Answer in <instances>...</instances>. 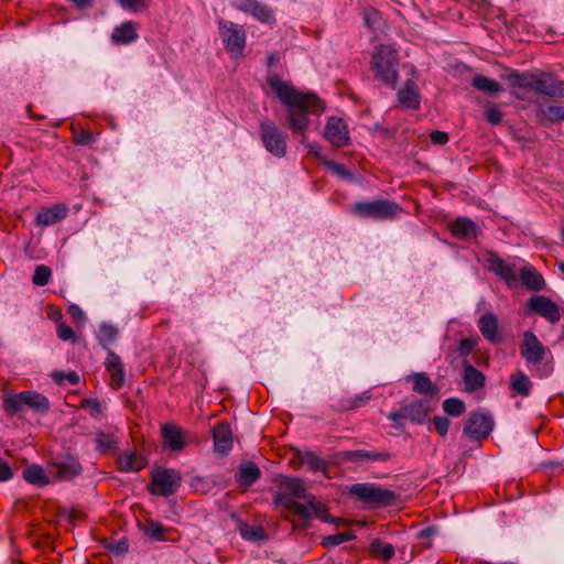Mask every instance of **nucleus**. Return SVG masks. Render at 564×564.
I'll return each mask as SVG.
<instances>
[{"instance_id":"obj_21","label":"nucleus","mask_w":564,"mask_h":564,"mask_svg":"<svg viewBox=\"0 0 564 564\" xmlns=\"http://www.w3.org/2000/svg\"><path fill=\"white\" fill-rule=\"evenodd\" d=\"M462 377L465 391L469 393L479 390L486 382L485 375L480 370L476 369L467 359H464L463 361Z\"/></svg>"},{"instance_id":"obj_50","label":"nucleus","mask_w":564,"mask_h":564,"mask_svg":"<svg viewBox=\"0 0 564 564\" xmlns=\"http://www.w3.org/2000/svg\"><path fill=\"white\" fill-rule=\"evenodd\" d=\"M433 423L435 425V430L442 437L447 435V432H448V429L451 425V421L447 417L434 416Z\"/></svg>"},{"instance_id":"obj_48","label":"nucleus","mask_w":564,"mask_h":564,"mask_svg":"<svg viewBox=\"0 0 564 564\" xmlns=\"http://www.w3.org/2000/svg\"><path fill=\"white\" fill-rule=\"evenodd\" d=\"M544 117L550 121L564 120V106H550L544 110Z\"/></svg>"},{"instance_id":"obj_51","label":"nucleus","mask_w":564,"mask_h":564,"mask_svg":"<svg viewBox=\"0 0 564 564\" xmlns=\"http://www.w3.org/2000/svg\"><path fill=\"white\" fill-rule=\"evenodd\" d=\"M325 165L340 178H349L351 176V174L343 164L333 161H326Z\"/></svg>"},{"instance_id":"obj_61","label":"nucleus","mask_w":564,"mask_h":564,"mask_svg":"<svg viewBox=\"0 0 564 564\" xmlns=\"http://www.w3.org/2000/svg\"><path fill=\"white\" fill-rule=\"evenodd\" d=\"M370 394L368 392L362 393L361 395H357L351 400L349 405L350 409L359 408L364 405L368 400H370Z\"/></svg>"},{"instance_id":"obj_4","label":"nucleus","mask_w":564,"mask_h":564,"mask_svg":"<svg viewBox=\"0 0 564 564\" xmlns=\"http://www.w3.org/2000/svg\"><path fill=\"white\" fill-rule=\"evenodd\" d=\"M352 214L360 218L387 220L394 218L402 209L388 199H376L371 202H357L350 207Z\"/></svg>"},{"instance_id":"obj_57","label":"nucleus","mask_w":564,"mask_h":564,"mask_svg":"<svg viewBox=\"0 0 564 564\" xmlns=\"http://www.w3.org/2000/svg\"><path fill=\"white\" fill-rule=\"evenodd\" d=\"M13 477L12 468L8 463L0 462V481H7Z\"/></svg>"},{"instance_id":"obj_45","label":"nucleus","mask_w":564,"mask_h":564,"mask_svg":"<svg viewBox=\"0 0 564 564\" xmlns=\"http://www.w3.org/2000/svg\"><path fill=\"white\" fill-rule=\"evenodd\" d=\"M120 7L130 12H141L148 9L145 0H117Z\"/></svg>"},{"instance_id":"obj_27","label":"nucleus","mask_w":564,"mask_h":564,"mask_svg":"<svg viewBox=\"0 0 564 564\" xmlns=\"http://www.w3.org/2000/svg\"><path fill=\"white\" fill-rule=\"evenodd\" d=\"M478 328L485 339L492 344L500 341L501 337L498 332V319L492 313L482 315L478 321Z\"/></svg>"},{"instance_id":"obj_18","label":"nucleus","mask_w":564,"mask_h":564,"mask_svg":"<svg viewBox=\"0 0 564 564\" xmlns=\"http://www.w3.org/2000/svg\"><path fill=\"white\" fill-rule=\"evenodd\" d=\"M69 208L64 203L54 204L52 206L40 209L35 217V224L41 227L53 226L61 223L67 215Z\"/></svg>"},{"instance_id":"obj_58","label":"nucleus","mask_w":564,"mask_h":564,"mask_svg":"<svg viewBox=\"0 0 564 564\" xmlns=\"http://www.w3.org/2000/svg\"><path fill=\"white\" fill-rule=\"evenodd\" d=\"M430 138L434 144H445L448 141L447 133L438 130L433 131Z\"/></svg>"},{"instance_id":"obj_1","label":"nucleus","mask_w":564,"mask_h":564,"mask_svg":"<svg viewBox=\"0 0 564 564\" xmlns=\"http://www.w3.org/2000/svg\"><path fill=\"white\" fill-rule=\"evenodd\" d=\"M267 83L286 108L285 122L292 134L301 138V143L308 149L310 153L317 154L315 147L307 143L306 132L313 124V118H319L324 112L323 100L315 94L297 90L276 75H269Z\"/></svg>"},{"instance_id":"obj_54","label":"nucleus","mask_w":564,"mask_h":564,"mask_svg":"<svg viewBox=\"0 0 564 564\" xmlns=\"http://www.w3.org/2000/svg\"><path fill=\"white\" fill-rule=\"evenodd\" d=\"M485 116L487 121L491 124H499L502 121V112L497 108H489Z\"/></svg>"},{"instance_id":"obj_5","label":"nucleus","mask_w":564,"mask_h":564,"mask_svg":"<svg viewBox=\"0 0 564 564\" xmlns=\"http://www.w3.org/2000/svg\"><path fill=\"white\" fill-rule=\"evenodd\" d=\"M24 406L44 414L50 410V401L45 395L34 391L12 394L3 401L4 411L9 415L18 414Z\"/></svg>"},{"instance_id":"obj_47","label":"nucleus","mask_w":564,"mask_h":564,"mask_svg":"<svg viewBox=\"0 0 564 564\" xmlns=\"http://www.w3.org/2000/svg\"><path fill=\"white\" fill-rule=\"evenodd\" d=\"M241 534L245 539L251 541H261L265 539V532L261 527H251L243 529Z\"/></svg>"},{"instance_id":"obj_15","label":"nucleus","mask_w":564,"mask_h":564,"mask_svg":"<svg viewBox=\"0 0 564 564\" xmlns=\"http://www.w3.org/2000/svg\"><path fill=\"white\" fill-rule=\"evenodd\" d=\"M487 269L495 273L508 286H512L518 281V268L514 262H508L500 258L496 252H489L486 258Z\"/></svg>"},{"instance_id":"obj_52","label":"nucleus","mask_w":564,"mask_h":564,"mask_svg":"<svg viewBox=\"0 0 564 564\" xmlns=\"http://www.w3.org/2000/svg\"><path fill=\"white\" fill-rule=\"evenodd\" d=\"M56 332H57L58 338L64 341L73 340L75 338L74 330L64 323L57 324Z\"/></svg>"},{"instance_id":"obj_29","label":"nucleus","mask_w":564,"mask_h":564,"mask_svg":"<svg viewBox=\"0 0 564 564\" xmlns=\"http://www.w3.org/2000/svg\"><path fill=\"white\" fill-rule=\"evenodd\" d=\"M261 476V470L253 462H243L236 474V481L240 486L249 487Z\"/></svg>"},{"instance_id":"obj_9","label":"nucleus","mask_w":564,"mask_h":564,"mask_svg":"<svg viewBox=\"0 0 564 564\" xmlns=\"http://www.w3.org/2000/svg\"><path fill=\"white\" fill-rule=\"evenodd\" d=\"M182 485L181 474L172 468L154 471L149 491L154 496L169 497L174 495Z\"/></svg>"},{"instance_id":"obj_20","label":"nucleus","mask_w":564,"mask_h":564,"mask_svg":"<svg viewBox=\"0 0 564 564\" xmlns=\"http://www.w3.org/2000/svg\"><path fill=\"white\" fill-rule=\"evenodd\" d=\"M105 366L111 379V387L116 390L122 388L126 381V376L120 357L112 350H109Z\"/></svg>"},{"instance_id":"obj_13","label":"nucleus","mask_w":564,"mask_h":564,"mask_svg":"<svg viewBox=\"0 0 564 564\" xmlns=\"http://www.w3.org/2000/svg\"><path fill=\"white\" fill-rule=\"evenodd\" d=\"M231 6L261 23L274 24L276 21L274 10L259 0H235Z\"/></svg>"},{"instance_id":"obj_37","label":"nucleus","mask_w":564,"mask_h":564,"mask_svg":"<svg viewBox=\"0 0 564 564\" xmlns=\"http://www.w3.org/2000/svg\"><path fill=\"white\" fill-rule=\"evenodd\" d=\"M511 389L522 397H528L531 391L532 383L529 377L522 371H517L511 376Z\"/></svg>"},{"instance_id":"obj_33","label":"nucleus","mask_w":564,"mask_h":564,"mask_svg":"<svg viewBox=\"0 0 564 564\" xmlns=\"http://www.w3.org/2000/svg\"><path fill=\"white\" fill-rule=\"evenodd\" d=\"M23 478L32 485L39 487L46 486L52 481L50 474H45L44 469L40 465H31L23 470Z\"/></svg>"},{"instance_id":"obj_19","label":"nucleus","mask_w":564,"mask_h":564,"mask_svg":"<svg viewBox=\"0 0 564 564\" xmlns=\"http://www.w3.org/2000/svg\"><path fill=\"white\" fill-rule=\"evenodd\" d=\"M398 100L401 108L417 110L420 108L421 96L419 87L414 80L408 79L403 87L398 91Z\"/></svg>"},{"instance_id":"obj_49","label":"nucleus","mask_w":564,"mask_h":564,"mask_svg":"<svg viewBox=\"0 0 564 564\" xmlns=\"http://www.w3.org/2000/svg\"><path fill=\"white\" fill-rule=\"evenodd\" d=\"M74 140H75L76 144L90 145L94 142H96L97 137L88 130H82L74 135Z\"/></svg>"},{"instance_id":"obj_30","label":"nucleus","mask_w":564,"mask_h":564,"mask_svg":"<svg viewBox=\"0 0 564 564\" xmlns=\"http://www.w3.org/2000/svg\"><path fill=\"white\" fill-rule=\"evenodd\" d=\"M408 381L413 383V390L419 394L434 397L438 393V388L423 372L412 373Z\"/></svg>"},{"instance_id":"obj_31","label":"nucleus","mask_w":564,"mask_h":564,"mask_svg":"<svg viewBox=\"0 0 564 564\" xmlns=\"http://www.w3.org/2000/svg\"><path fill=\"white\" fill-rule=\"evenodd\" d=\"M429 414V406L425 401H414L402 406L404 419L414 423H423Z\"/></svg>"},{"instance_id":"obj_3","label":"nucleus","mask_w":564,"mask_h":564,"mask_svg":"<svg viewBox=\"0 0 564 564\" xmlns=\"http://www.w3.org/2000/svg\"><path fill=\"white\" fill-rule=\"evenodd\" d=\"M399 62L398 50L392 45L375 46L370 61L373 77L386 86L394 88L399 79Z\"/></svg>"},{"instance_id":"obj_23","label":"nucleus","mask_w":564,"mask_h":564,"mask_svg":"<svg viewBox=\"0 0 564 564\" xmlns=\"http://www.w3.org/2000/svg\"><path fill=\"white\" fill-rule=\"evenodd\" d=\"M517 273L518 279L527 289L535 292L544 289L545 281L534 267L527 264L518 269Z\"/></svg>"},{"instance_id":"obj_64","label":"nucleus","mask_w":564,"mask_h":564,"mask_svg":"<svg viewBox=\"0 0 564 564\" xmlns=\"http://www.w3.org/2000/svg\"><path fill=\"white\" fill-rule=\"evenodd\" d=\"M550 372H551V369L546 370L545 368H543L542 370H540L538 368V377H540V378L549 376Z\"/></svg>"},{"instance_id":"obj_14","label":"nucleus","mask_w":564,"mask_h":564,"mask_svg":"<svg viewBox=\"0 0 564 564\" xmlns=\"http://www.w3.org/2000/svg\"><path fill=\"white\" fill-rule=\"evenodd\" d=\"M293 498V496H290L288 494L279 492L275 496V502H279L285 509L291 510L303 520L311 519L312 514L321 517V513L325 510L322 503L310 501L307 505H303L295 501Z\"/></svg>"},{"instance_id":"obj_24","label":"nucleus","mask_w":564,"mask_h":564,"mask_svg":"<svg viewBox=\"0 0 564 564\" xmlns=\"http://www.w3.org/2000/svg\"><path fill=\"white\" fill-rule=\"evenodd\" d=\"M215 451L219 454H227L232 447V433L227 423H218L213 429Z\"/></svg>"},{"instance_id":"obj_2","label":"nucleus","mask_w":564,"mask_h":564,"mask_svg":"<svg viewBox=\"0 0 564 564\" xmlns=\"http://www.w3.org/2000/svg\"><path fill=\"white\" fill-rule=\"evenodd\" d=\"M506 78L513 88L532 89L550 98L564 97V82L550 73L513 70Z\"/></svg>"},{"instance_id":"obj_7","label":"nucleus","mask_w":564,"mask_h":564,"mask_svg":"<svg viewBox=\"0 0 564 564\" xmlns=\"http://www.w3.org/2000/svg\"><path fill=\"white\" fill-rule=\"evenodd\" d=\"M259 133L264 149L275 158H283L288 150V134L270 120L259 124Z\"/></svg>"},{"instance_id":"obj_62","label":"nucleus","mask_w":564,"mask_h":564,"mask_svg":"<svg viewBox=\"0 0 564 564\" xmlns=\"http://www.w3.org/2000/svg\"><path fill=\"white\" fill-rule=\"evenodd\" d=\"M66 379L73 386H75V384H77L79 382V377H78V375L76 372L67 373Z\"/></svg>"},{"instance_id":"obj_56","label":"nucleus","mask_w":564,"mask_h":564,"mask_svg":"<svg viewBox=\"0 0 564 564\" xmlns=\"http://www.w3.org/2000/svg\"><path fill=\"white\" fill-rule=\"evenodd\" d=\"M365 22L368 26H373L379 19V12L375 9H367L364 13Z\"/></svg>"},{"instance_id":"obj_60","label":"nucleus","mask_w":564,"mask_h":564,"mask_svg":"<svg viewBox=\"0 0 564 564\" xmlns=\"http://www.w3.org/2000/svg\"><path fill=\"white\" fill-rule=\"evenodd\" d=\"M67 312L75 321H82L85 317L83 310L77 304L69 305Z\"/></svg>"},{"instance_id":"obj_42","label":"nucleus","mask_w":564,"mask_h":564,"mask_svg":"<svg viewBox=\"0 0 564 564\" xmlns=\"http://www.w3.org/2000/svg\"><path fill=\"white\" fill-rule=\"evenodd\" d=\"M355 539V535L350 532H340L332 535L324 536L322 545L327 549H333L340 545L344 542H348Z\"/></svg>"},{"instance_id":"obj_11","label":"nucleus","mask_w":564,"mask_h":564,"mask_svg":"<svg viewBox=\"0 0 564 564\" xmlns=\"http://www.w3.org/2000/svg\"><path fill=\"white\" fill-rule=\"evenodd\" d=\"M494 429V419L490 414L484 411H476L470 413L465 426L464 434L470 441H482L489 436Z\"/></svg>"},{"instance_id":"obj_32","label":"nucleus","mask_w":564,"mask_h":564,"mask_svg":"<svg viewBox=\"0 0 564 564\" xmlns=\"http://www.w3.org/2000/svg\"><path fill=\"white\" fill-rule=\"evenodd\" d=\"M451 231L459 239H469L476 237L477 226L467 217H458L453 221Z\"/></svg>"},{"instance_id":"obj_63","label":"nucleus","mask_w":564,"mask_h":564,"mask_svg":"<svg viewBox=\"0 0 564 564\" xmlns=\"http://www.w3.org/2000/svg\"><path fill=\"white\" fill-rule=\"evenodd\" d=\"M400 419H404L402 415V409L399 412H392L389 414V420L392 422H398Z\"/></svg>"},{"instance_id":"obj_39","label":"nucleus","mask_w":564,"mask_h":564,"mask_svg":"<svg viewBox=\"0 0 564 564\" xmlns=\"http://www.w3.org/2000/svg\"><path fill=\"white\" fill-rule=\"evenodd\" d=\"M96 449L101 453H108L109 451L118 446V440L113 434L106 433L104 431L96 432L95 437Z\"/></svg>"},{"instance_id":"obj_22","label":"nucleus","mask_w":564,"mask_h":564,"mask_svg":"<svg viewBox=\"0 0 564 564\" xmlns=\"http://www.w3.org/2000/svg\"><path fill=\"white\" fill-rule=\"evenodd\" d=\"M392 458L391 453L387 451H366L355 449L344 453V459L350 463H365V462H388Z\"/></svg>"},{"instance_id":"obj_36","label":"nucleus","mask_w":564,"mask_h":564,"mask_svg":"<svg viewBox=\"0 0 564 564\" xmlns=\"http://www.w3.org/2000/svg\"><path fill=\"white\" fill-rule=\"evenodd\" d=\"M117 327L110 324H101L98 329L97 338L98 343L102 346V348L110 350V346L117 340L118 337Z\"/></svg>"},{"instance_id":"obj_6","label":"nucleus","mask_w":564,"mask_h":564,"mask_svg":"<svg viewBox=\"0 0 564 564\" xmlns=\"http://www.w3.org/2000/svg\"><path fill=\"white\" fill-rule=\"evenodd\" d=\"M349 492L361 502L373 507L391 506L397 500L394 491L384 489L375 484L358 482L349 488Z\"/></svg>"},{"instance_id":"obj_17","label":"nucleus","mask_w":564,"mask_h":564,"mask_svg":"<svg viewBox=\"0 0 564 564\" xmlns=\"http://www.w3.org/2000/svg\"><path fill=\"white\" fill-rule=\"evenodd\" d=\"M324 138L336 148H344L350 143L348 127L338 117L328 118L324 129Z\"/></svg>"},{"instance_id":"obj_38","label":"nucleus","mask_w":564,"mask_h":564,"mask_svg":"<svg viewBox=\"0 0 564 564\" xmlns=\"http://www.w3.org/2000/svg\"><path fill=\"white\" fill-rule=\"evenodd\" d=\"M370 553L372 556L388 561L394 556V547L380 539H376L370 544Z\"/></svg>"},{"instance_id":"obj_59","label":"nucleus","mask_w":564,"mask_h":564,"mask_svg":"<svg viewBox=\"0 0 564 564\" xmlns=\"http://www.w3.org/2000/svg\"><path fill=\"white\" fill-rule=\"evenodd\" d=\"M435 532H436V530L434 528L427 527L417 533V538L425 542V541L430 540L435 534ZM426 545L431 546V541H429L426 543Z\"/></svg>"},{"instance_id":"obj_46","label":"nucleus","mask_w":564,"mask_h":564,"mask_svg":"<svg viewBox=\"0 0 564 564\" xmlns=\"http://www.w3.org/2000/svg\"><path fill=\"white\" fill-rule=\"evenodd\" d=\"M80 406L87 410L95 419H98L102 413L100 403L95 399H83Z\"/></svg>"},{"instance_id":"obj_40","label":"nucleus","mask_w":564,"mask_h":564,"mask_svg":"<svg viewBox=\"0 0 564 564\" xmlns=\"http://www.w3.org/2000/svg\"><path fill=\"white\" fill-rule=\"evenodd\" d=\"M143 531L148 536L155 541L167 540V536L165 534L167 530L159 521H149L148 523H145Z\"/></svg>"},{"instance_id":"obj_34","label":"nucleus","mask_w":564,"mask_h":564,"mask_svg":"<svg viewBox=\"0 0 564 564\" xmlns=\"http://www.w3.org/2000/svg\"><path fill=\"white\" fill-rule=\"evenodd\" d=\"M471 85L476 89L492 97L499 95L503 90L502 86L497 80L491 79L485 75L474 76L471 79Z\"/></svg>"},{"instance_id":"obj_35","label":"nucleus","mask_w":564,"mask_h":564,"mask_svg":"<svg viewBox=\"0 0 564 564\" xmlns=\"http://www.w3.org/2000/svg\"><path fill=\"white\" fill-rule=\"evenodd\" d=\"M280 487L290 496L295 498H306V489L299 478L283 477L280 481Z\"/></svg>"},{"instance_id":"obj_12","label":"nucleus","mask_w":564,"mask_h":564,"mask_svg":"<svg viewBox=\"0 0 564 564\" xmlns=\"http://www.w3.org/2000/svg\"><path fill=\"white\" fill-rule=\"evenodd\" d=\"M83 466L76 457L66 456L62 459L52 460L48 465V474L52 481H70L79 476Z\"/></svg>"},{"instance_id":"obj_25","label":"nucleus","mask_w":564,"mask_h":564,"mask_svg":"<svg viewBox=\"0 0 564 564\" xmlns=\"http://www.w3.org/2000/svg\"><path fill=\"white\" fill-rule=\"evenodd\" d=\"M139 37L137 24L132 21H126L116 26L111 33V41L118 45H129Z\"/></svg>"},{"instance_id":"obj_26","label":"nucleus","mask_w":564,"mask_h":564,"mask_svg":"<svg viewBox=\"0 0 564 564\" xmlns=\"http://www.w3.org/2000/svg\"><path fill=\"white\" fill-rule=\"evenodd\" d=\"M164 443L172 451H182L185 446L184 432L175 424H164L161 429Z\"/></svg>"},{"instance_id":"obj_53","label":"nucleus","mask_w":564,"mask_h":564,"mask_svg":"<svg viewBox=\"0 0 564 564\" xmlns=\"http://www.w3.org/2000/svg\"><path fill=\"white\" fill-rule=\"evenodd\" d=\"M107 549L115 554L121 555L128 551V542L126 540H118L107 545Z\"/></svg>"},{"instance_id":"obj_44","label":"nucleus","mask_w":564,"mask_h":564,"mask_svg":"<svg viewBox=\"0 0 564 564\" xmlns=\"http://www.w3.org/2000/svg\"><path fill=\"white\" fill-rule=\"evenodd\" d=\"M51 275L52 270L47 265L39 264L35 267L32 282L37 286H44L50 282Z\"/></svg>"},{"instance_id":"obj_8","label":"nucleus","mask_w":564,"mask_h":564,"mask_svg":"<svg viewBox=\"0 0 564 564\" xmlns=\"http://www.w3.org/2000/svg\"><path fill=\"white\" fill-rule=\"evenodd\" d=\"M520 355L529 366L535 368L552 357L550 349L530 330L524 332L520 344Z\"/></svg>"},{"instance_id":"obj_28","label":"nucleus","mask_w":564,"mask_h":564,"mask_svg":"<svg viewBox=\"0 0 564 564\" xmlns=\"http://www.w3.org/2000/svg\"><path fill=\"white\" fill-rule=\"evenodd\" d=\"M143 457L138 456L135 452H123L117 457V468L122 473H135L145 466Z\"/></svg>"},{"instance_id":"obj_43","label":"nucleus","mask_w":564,"mask_h":564,"mask_svg":"<svg viewBox=\"0 0 564 564\" xmlns=\"http://www.w3.org/2000/svg\"><path fill=\"white\" fill-rule=\"evenodd\" d=\"M443 410L452 416H460L465 412V403L457 398H449L443 402Z\"/></svg>"},{"instance_id":"obj_55","label":"nucleus","mask_w":564,"mask_h":564,"mask_svg":"<svg viewBox=\"0 0 564 564\" xmlns=\"http://www.w3.org/2000/svg\"><path fill=\"white\" fill-rule=\"evenodd\" d=\"M475 343L471 339H462L458 347L459 355L466 358L473 351Z\"/></svg>"},{"instance_id":"obj_10","label":"nucleus","mask_w":564,"mask_h":564,"mask_svg":"<svg viewBox=\"0 0 564 564\" xmlns=\"http://www.w3.org/2000/svg\"><path fill=\"white\" fill-rule=\"evenodd\" d=\"M219 34L227 52L232 57H239L243 54L246 46V32L242 25L231 21H219Z\"/></svg>"},{"instance_id":"obj_41","label":"nucleus","mask_w":564,"mask_h":564,"mask_svg":"<svg viewBox=\"0 0 564 564\" xmlns=\"http://www.w3.org/2000/svg\"><path fill=\"white\" fill-rule=\"evenodd\" d=\"M301 462L303 465L307 466L312 471L324 470L327 466V463L314 454L313 452H306L302 455Z\"/></svg>"},{"instance_id":"obj_16","label":"nucleus","mask_w":564,"mask_h":564,"mask_svg":"<svg viewBox=\"0 0 564 564\" xmlns=\"http://www.w3.org/2000/svg\"><path fill=\"white\" fill-rule=\"evenodd\" d=\"M530 312L543 317L551 324H556L561 319L558 305L545 295H533L528 300Z\"/></svg>"}]
</instances>
